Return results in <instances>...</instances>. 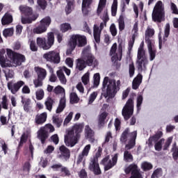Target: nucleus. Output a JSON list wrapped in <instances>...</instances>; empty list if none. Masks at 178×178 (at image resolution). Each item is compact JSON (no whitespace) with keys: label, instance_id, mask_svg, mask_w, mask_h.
I'll use <instances>...</instances> for the list:
<instances>
[{"label":"nucleus","instance_id":"1","mask_svg":"<svg viewBox=\"0 0 178 178\" xmlns=\"http://www.w3.org/2000/svg\"><path fill=\"white\" fill-rule=\"evenodd\" d=\"M5 49L0 50V65L1 67H10L12 66H20L23 62H26V57L20 54L15 53L10 49H6V58ZM10 59V60H9Z\"/></svg>","mask_w":178,"mask_h":178},{"label":"nucleus","instance_id":"2","mask_svg":"<svg viewBox=\"0 0 178 178\" xmlns=\"http://www.w3.org/2000/svg\"><path fill=\"white\" fill-rule=\"evenodd\" d=\"M84 129V124H76L72 129H67L65 135V143L67 147H74L79 140H80V134Z\"/></svg>","mask_w":178,"mask_h":178},{"label":"nucleus","instance_id":"3","mask_svg":"<svg viewBox=\"0 0 178 178\" xmlns=\"http://www.w3.org/2000/svg\"><path fill=\"white\" fill-rule=\"evenodd\" d=\"M103 87L106 90L104 97L105 98H113L120 87V81H116L106 76L103 81Z\"/></svg>","mask_w":178,"mask_h":178},{"label":"nucleus","instance_id":"4","mask_svg":"<svg viewBox=\"0 0 178 178\" xmlns=\"http://www.w3.org/2000/svg\"><path fill=\"white\" fill-rule=\"evenodd\" d=\"M155 34L154 29L148 27L145 31V42L147 44V48L150 56V60L155 59V55L156 54V49H155V42L151 40V37Z\"/></svg>","mask_w":178,"mask_h":178},{"label":"nucleus","instance_id":"5","mask_svg":"<svg viewBox=\"0 0 178 178\" xmlns=\"http://www.w3.org/2000/svg\"><path fill=\"white\" fill-rule=\"evenodd\" d=\"M21 13L24 15L25 17H22V23L23 24H27L32 23L38 17V15L33 14V8L27 6H20L19 8Z\"/></svg>","mask_w":178,"mask_h":178},{"label":"nucleus","instance_id":"6","mask_svg":"<svg viewBox=\"0 0 178 178\" xmlns=\"http://www.w3.org/2000/svg\"><path fill=\"white\" fill-rule=\"evenodd\" d=\"M152 19L154 22H163L165 20V4L161 1L156 3L152 12Z\"/></svg>","mask_w":178,"mask_h":178},{"label":"nucleus","instance_id":"7","mask_svg":"<svg viewBox=\"0 0 178 178\" xmlns=\"http://www.w3.org/2000/svg\"><path fill=\"white\" fill-rule=\"evenodd\" d=\"M136 138H137V131H134L129 134V129H126L121 136V143H126L128 141V144L125 147V149H131L134 145H136Z\"/></svg>","mask_w":178,"mask_h":178},{"label":"nucleus","instance_id":"8","mask_svg":"<svg viewBox=\"0 0 178 178\" xmlns=\"http://www.w3.org/2000/svg\"><path fill=\"white\" fill-rule=\"evenodd\" d=\"M102 19L104 22H102L100 24V28L99 26L95 25L93 27V35L96 42H99L101 41V31H102V29H104V26L106 24V22L109 20V17L108 16V11H104L103 16H102Z\"/></svg>","mask_w":178,"mask_h":178},{"label":"nucleus","instance_id":"9","mask_svg":"<svg viewBox=\"0 0 178 178\" xmlns=\"http://www.w3.org/2000/svg\"><path fill=\"white\" fill-rule=\"evenodd\" d=\"M123 48H124V44L121 42L119 44L118 47V44L114 43L111 47L110 55L112 56L111 60L113 62H117V60H122V54L123 52Z\"/></svg>","mask_w":178,"mask_h":178},{"label":"nucleus","instance_id":"10","mask_svg":"<svg viewBox=\"0 0 178 178\" xmlns=\"http://www.w3.org/2000/svg\"><path fill=\"white\" fill-rule=\"evenodd\" d=\"M138 65V69L139 70H145L147 68V65H148V60H147V56H145V51L140 46L138 50V60L136 61Z\"/></svg>","mask_w":178,"mask_h":178},{"label":"nucleus","instance_id":"11","mask_svg":"<svg viewBox=\"0 0 178 178\" xmlns=\"http://www.w3.org/2000/svg\"><path fill=\"white\" fill-rule=\"evenodd\" d=\"M134 112V99L130 98L127 100L126 104L122 108V115L125 120H129Z\"/></svg>","mask_w":178,"mask_h":178},{"label":"nucleus","instance_id":"12","mask_svg":"<svg viewBox=\"0 0 178 178\" xmlns=\"http://www.w3.org/2000/svg\"><path fill=\"white\" fill-rule=\"evenodd\" d=\"M86 44H87V38L81 35H73L69 43L72 51L76 48V45L78 47H84Z\"/></svg>","mask_w":178,"mask_h":178},{"label":"nucleus","instance_id":"13","mask_svg":"<svg viewBox=\"0 0 178 178\" xmlns=\"http://www.w3.org/2000/svg\"><path fill=\"white\" fill-rule=\"evenodd\" d=\"M49 24H51V18L46 17L40 21L39 26L33 29V33L34 34H42L47 31V29L49 27Z\"/></svg>","mask_w":178,"mask_h":178},{"label":"nucleus","instance_id":"14","mask_svg":"<svg viewBox=\"0 0 178 178\" xmlns=\"http://www.w3.org/2000/svg\"><path fill=\"white\" fill-rule=\"evenodd\" d=\"M48 130H49L50 133H53V131H55V128L52 124H47L44 127H41L38 131V138H39L42 143L48 138Z\"/></svg>","mask_w":178,"mask_h":178},{"label":"nucleus","instance_id":"15","mask_svg":"<svg viewBox=\"0 0 178 178\" xmlns=\"http://www.w3.org/2000/svg\"><path fill=\"white\" fill-rule=\"evenodd\" d=\"M119 154H115L112 156V159H109V156H106L101 161L102 165H104L105 170H109V169H112L116 163H118V158Z\"/></svg>","mask_w":178,"mask_h":178},{"label":"nucleus","instance_id":"16","mask_svg":"<svg viewBox=\"0 0 178 178\" xmlns=\"http://www.w3.org/2000/svg\"><path fill=\"white\" fill-rule=\"evenodd\" d=\"M43 58L51 63H60V56H59V52L57 51H50L47 52L43 54Z\"/></svg>","mask_w":178,"mask_h":178},{"label":"nucleus","instance_id":"17","mask_svg":"<svg viewBox=\"0 0 178 178\" xmlns=\"http://www.w3.org/2000/svg\"><path fill=\"white\" fill-rule=\"evenodd\" d=\"M82 56H83V58L86 56V63L88 66H93V67L98 66V60L91 54L90 49H84L82 52Z\"/></svg>","mask_w":178,"mask_h":178},{"label":"nucleus","instance_id":"18","mask_svg":"<svg viewBox=\"0 0 178 178\" xmlns=\"http://www.w3.org/2000/svg\"><path fill=\"white\" fill-rule=\"evenodd\" d=\"M25 83L23 81H18L15 82V81H10L8 82L7 87L10 91L11 94H16L23 86H24Z\"/></svg>","mask_w":178,"mask_h":178},{"label":"nucleus","instance_id":"19","mask_svg":"<svg viewBox=\"0 0 178 178\" xmlns=\"http://www.w3.org/2000/svg\"><path fill=\"white\" fill-rule=\"evenodd\" d=\"M88 169L90 170V172H92L94 175H101V168H99V163H98V159H91Z\"/></svg>","mask_w":178,"mask_h":178},{"label":"nucleus","instance_id":"20","mask_svg":"<svg viewBox=\"0 0 178 178\" xmlns=\"http://www.w3.org/2000/svg\"><path fill=\"white\" fill-rule=\"evenodd\" d=\"M170 33V25L169 24H165V31H164V37L162 40V35L159 33V49L162 48V42H165L166 38L169 37V33Z\"/></svg>","mask_w":178,"mask_h":178},{"label":"nucleus","instance_id":"21","mask_svg":"<svg viewBox=\"0 0 178 178\" xmlns=\"http://www.w3.org/2000/svg\"><path fill=\"white\" fill-rule=\"evenodd\" d=\"M90 149H91V145H86L84 147L81 154L79 155L77 163H80L81 162H83L84 157L87 156L88 154H90Z\"/></svg>","mask_w":178,"mask_h":178},{"label":"nucleus","instance_id":"22","mask_svg":"<svg viewBox=\"0 0 178 178\" xmlns=\"http://www.w3.org/2000/svg\"><path fill=\"white\" fill-rule=\"evenodd\" d=\"M36 43L38 47L42 48L44 51L49 49V46L47 43V39L45 38H38L36 40Z\"/></svg>","mask_w":178,"mask_h":178},{"label":"nucleus","instance_id":"23","mask_svg":"<svg viewBox=\"0 0 178 178\" xmlns=\"http://www.w3.org/2000/svg\"><path fill=\"white\" fill-rule=\"evenodd\" d=\"M34 70L38 79L45 80V78L47 77V70L40 67H35Z\"/></svg>","mask_w":178,"mask_h":178},{"label":"nucleus","instance_id":"24","mask_svg":"<svg viewBox=\"0 0 178 178\" xmlns=\"http://www.w3.org/2000/svg\"><path fill=\"white\" fill-rule=\"evenodd\" d=\"M59 149L60 158H63V159H69L70 158V151L68 150L67 147L63 145L60 147Z\"/></svg>","mask_w":178,"mask_h":178},{"label":"nucleus","instance_id":"25","mask_svg":"<svg viewBox=\"0 0 178 178\" xmlns=\"http://www.w3.org/2000/svg\"><path fill=\"white\" fill-rule=\"evenodd\" d=\"M92 2V0H83L82 2V12L83 15H88L90 12V5H91V3Z\"/></svg>","mask_w":178,"mask_h":178},{"label":"nucleus","instance_id":"26","mask_svg":"<svg viewBox=\"0 0 178 178\" xmlns=\"http://www.w3.org/2000/svg\"><path fill=\"white\" fill-rule=\"evenodd\" d=\"M47 113H42L38 115H36L35 122L37 124H42L47 122Z\"/></svg>","mask_w":178,"mask_h":178},{"label":"nucleus","instance_id":"27","mask_svg":"<svg viewBox=\"0 0 178 178\" xmlns=\"http://www.w3.org/2000/svg\"><path fill=\"white\" fill-rule=\"evenodd\" d=\"M141 81H143V75L139 74L133 81V83H132L133 90H137V88L140 87V84H141Z\"/></svg>","mask_w":178,"mask_h":178},{"label":"nucleus","instance_id":"28","mask_svg":"<svg viewBox=\"0 0 178 178\" xmlns=\"http://www.w3.org/2000/svg\"><path fill=\"white\" fill-rule=\"evenodd\" d=\"M65 108H66V98L63 97L60 100V104L56 110V113H62V112H63Z\"/></svg>","mask_w":178,"mask_h":178},{"label":"nucleus","instance_id":"29","mask_svg":"<svg viewBox=\"0 0 178 178\" xmlns=\"http://www.w3.org/2000/svg\"><path fill=\"white\" fill-rule=\"evenodd\" d=\"M12 22H13V17L10 14L8 13H6L1 19V23L3 25L10 24Z\"/></svg>","mask_w":178,"mask_h":178},{"label":"nucleus","instance_id":"30","mask_svg":"<svg viewBox=\"0 0 178 178\" xmlns=\"http://www.w3.org/2000/svg\"><path fill=\"white\" fill-rule=\"evenodd\" d=\"M56 74L61 84H66L67 80L66 79V76H65V74H63V72H62V70L58 69V70L56 72Z\"/></svg>","mask_w":178,"mask_h":178},{"label":"nucleus","instance_id":"31","mask_svg":"<svg viewBox=\"0 0 178 178\" xmlns=\"http://www.w3.org/2000/svg\"><path fill=\"white\" fill-rule=\"evenodd\" d=\"M55 42V35H54V33L49 32L47 33V45L49 46V48L51 49L52 45H54Z\"/></svg>","mask_w":178,"mask_h":178},{"label":"nucleus","instance_id":"32","mask_svg":"<svg viewBox=\"0 0 178 178\" xmlns=\"http://www.w3.org/2000/svg\"><path fill=\"white\" fill-rule=\"evenodd\" d=\"M52 120L54 124L56 126V127H60L62 126V122H63V120L59 117L58 115H54L52 117Z\"/></svg>","mask_w":178,"mask_h":178},{"label":"nucleus","instance_id":"33","mask_svg":"<svg viewBox=\"0 0 178 178\" xmlns=\"http://www.w3.org/2000/svg\"><path fill=\"white\" fill-rule=\"evenodd\" d=\"M85 133H86V138H90V143H94V139H92V136H94V132L91 129H90V127L86 126L85 129Z\"/></svg>","mask_w":178,"mask_h":178},{"label":"nucleus","instance_id":"34","mask_svg":"<svg viewBox=\"0 0 178 178\" xmlns=\"http://www.w3.org/2000/svg\"><path fill=\"white\" fill-rule=\"evenodd\" d=\"M54 99L50 97H48L44 102L47 111H49V112L52 111V105H54Z\"/></svg>","mask_w":178,"mask_h":178},{"label":"nucleus","instance_id":"35","mask_svg":"<svg viewBox=\"0 0 178 178\" xmlns=\"http://www.w3.org/2000/svg\"><path fill=\"white\" fill-rule=\"evenodd\" d=\"M73 3H74V0H67V6L65 7L67 15H69L73 10Z\"/></svg>","mask_w":178,"mask_h":178},{"label":"nucleus","instance_id":"36","mask_svg":"<svg viewBox=\"0 0 178 178\" xmlns=\"http://www.w3.org/2000/svg\"><path fill=\"white\" fill-rule=\"evenodd\" d=\"M106 5V0H99V5L97 7V15H101L102 10H104Z\"/></svg>","mask_w":178,"mask_h":178},{"label":"nucleus","instance_id":"37","mask_svg":"<svg viewBox=\"0 0 178 178\" xmlns=\"http://www.w3.org/2000/svg\"><path fill=\"white\" fill-rule=\"evenodd\" d=\"M29 137H30V133L29 131L24 132L21 136L19 146L20 147L24 145L27 141V138H29Z\"/></svg>","mask_w":178,"mask_h":178},{"label":"nucleus","instance_id":"38","mask_svg":"<svg viewBox=\"0 0 178 178\" xmlns=\"http://www.w3.org/2000/svg\"><path fill=\"white\" fill-rule=\"evenodd\" d=\"M60 30L62 31V33H66V31L72 30V26L69 23L62 24L60 26Z\"/></svg>","mask_w":178,"mask_h":178},{"label":"nucleus","instance_id":"39","mask_svg":"<svg viewBox=\"0 0 178 178\" xmlns=\"http://www.w3.org/2000/svg\"><path fill=\"white\" fill-rule=\"evenodd\" d=\"M76 69H78V70H83L86 69V61H84V60L78 59L76 63Z\"/></svg>","mask_w":178,"mask_h":178},{"label":"nucleus","instance_id":"40","mask_svg":"<svg viewBox=\"0 0 178 178\" xmlns=\"http://www.w3.org/2000/svg\"><path fill=\"white\" fill-rule=\"evenodd\" d=\"M124 161L125 162H133V155L127 150L124 152Z\"/></svg>","mask_w":178,"mask_h":178},{"label":"nucleus","instance_id":"41","mask_svg":"<svg viewBox=\"0 0 178 178\" xmlns=\"http://www.w3.org/2000/svg\"><path fill=\"white\" fill-rule=\"evenodd\" d=\"M36 95V99L38 101H41V99H44V97L45 96V92H44V90L39 89L35 92Z\"/></svg>","mask_w":178,"mask_h":178},{"label":"nucleus","instance_id":"42","mask_svg":"<svg viewBox=\"0 0 178 178\" xmlns=\"http://www.w3.org/2000/svg\"><path fill=\"white\" fill-rule=\"evenodd\" d=\"M106 116H108V113H102L99 116V127H101L102 126H104L105 119H106Z\"/></svg>","mask_w":178,"mask_h":178},{"label":"nucleus","instance_id":"43","mask_svg":"<svg viewBox=\"0 0 178 178\" xmlns=\"http://www.w3.org/2000/svg\"><path fill=\"white\" fill-rule=\"evenodd\" d=\"M118 12V0H113L111 6V15L112 16H116Z\"/></svg>","mask_w":178,"mask_h":178},{"label":"nucleus","instance_id":"44","mask_svg":"<svg viewBox=\"0 0 178 178\" xmlns=\"http://www.w3.org/2000/svg\"><path fill=\"white\" fill-rule=\"evenodd\" d=\"M13 33H15V30H13V28H8L4 29L3 31V35L5 37H12L13 35Z\"/></svg>","mask_w":178,"mask_h":178},{"label":"nucleus","instance_id":"45","mask_svg":"<svg viewBox=\"0 0 178 178\" xmlns=\"http://www.w3.org/2000/svg\"><path fill=\"white\" fill-rule=\"evenodd\" d=\"M93 80H94L93 87L95 88L98 87V86H99V81L101 80V76H99V73H96L94 74Z\"/></svg>","mask_w":178,"mask_h":178},{"label":"nucleus","instance_id":"46","mask_svg":"<svg viewBox=\"0 0 178 178\" xmlns=\"http://www.w3.org/2000/svg\"><path fill=\"white\" fill-rule=\"evenodd\" d=\"M80 101V99H79V97L77 96V94L75 92H72L70 94V102L71 104H77Z\"/></svg>","mask_w":178,"mask_h":178},{"label":"nucleus","instance_id":"47","mask_svg":"<svg viewBox=\"0 0 178 178\" xmlns=\"http://www.w3.org/2000/svg\"><path fill=\"white\" fill-rule=\"evenodd\" d=\"M165 143V139H161L155 143L154 148L156 151H161L162 149V144Z\"/></svg>","mask_w":178,"mask_h":178},{"label":"nucleus","instance_id":"48","mask_svg":"<svg viewBox=\"0 0 178 178\" xmlns=\"http://www.w3.org/2000/svg\"><path fill=\"white\" fill-rule=\"evenodd\" d=\"M82 83L84 86H87L90 83V72H86L81 78Z\"/></svg>","mask_w":178,"mask_h":178},{"label":"nucleus","instance_id":"49","mask_svg":"<svg viewBox=\"0 0 178 178\" xmlns=\"http://www.w3.org/2000/svg\"><path fill=\"white\" fill-rule=\"evenodd\" d=\"M141 168L144 170H150V169H152V164L147 161H145L142 163Z\"/></svg>","mask_w":178,"mask_h":178},{"label":"nucleus","instance_id":"50","mask_svg":"<svg viewBox=\"0 0 178 178\" xmlns=\"http://www.w3.org/2000/svg\"><path fill=\"white\" fill-rule=\"evenodd\" d=\"M42 81H44V79H41L38 77V79H34L33 84L35 86V88H38V87H42V86H43Z\"/></svg>","mask_w":178,"mask_h":178},{"label":"nucleus","instance_id":"51","mask_svg":"<svg viewBox=\"0 0 178 178\" xmlns=\"http://www.w3.org/2000/svg\"><path fill=\"white\" fill-rule=\"evenodd\" d=\"M118 23H119V30L120 31H122V30H124V19L123 18V16H120L118 19Z\"/></svg>","mask_w":178,"mask_h":178},{"label":"nucleus","instance_id":"52","mask_svg":"<svg viewBox=\"0 0 178 178\" xmlns=\"http://www.w3.org/2000/svg\"><path fill=\"white\" fill-rule=\"evenodd\" d=\"M54 94H63L65 95V88L60 86H58L54 89Z\"/></svg>","mask_w":178,"mask_h":178},{"label":"nucleus","instance_id":"53","mask_svg":"<svg viewBox=\"0 0 178 178\" xmlns=\"http://www.w3.org/2000/svg\"><path fill=\"white\" fill-rule=\"evenodd\" d=\"M161 137H162V133L160 131L154 136L149 138V142L150 144H152V141H157L158 140H159V138H161Z\"/></svg>","mask_w":178,"mask_h":178},{"label":"nucleus","instance_id":"54","mask_svg":"<svg viewBox=\"0 0 178 178\" xmlns=\"http://www.w3.org/2000/svg\"><path fill=\"white\" fill-rule=\"evenodd\" d=\"M98 95V92H93L89 97V100H88V105H91L94 101H95V99L97 98Z\"/></svg>","mask_w":178,"mask_h":178},{"label":"nucleus","instance_id":"55","mask_svg":"<svg viewBox=\"0 0 178 178\" xmlns=\"http://www.w3.org/2000/svg\"><path fill=\"white\" fill-rule=\"evenodd\" d=\"M136 102H137V104H136L137 109H138V111H139L141 109V104H143V96L142 95H139L137 97Z\"/></svg>","mask_w":178,"mask_h":178},{"label":"nucleus","instance_id":"56","mask_svg":"<svg viewBox=\"0 0 178 178\" xmlns=\"http://www.w3.org/2000/svg\"><path fill=\"white\" fill-rule=\"evenodd\" d=\"M5 75L6 80H9V79H13V76H15V72H13V71L12 70H8L6 71Z\"/></svg>","mask_w":178,"mask_h":178},{"label":"nucleus","instance_id":"57","mask_svg":"<svg viewBox=\"0 0 178 178\" xmlns=\"http://www.w3.org/2000/svg\"><path fill=\"white\" fill-rule=\"evenodd\" d=\"M37 3L41 9H45L47 8V1L45 0H37Z\"/></svg>","mask_w":178,"mask_h":178},{"label":"nucleus","instance_id":"58","mask_svg":"<svg viewBox=\"0 0 178 178\" xmlns=\"http://www.w3.org/2000/svg\"><path fill=\"white\" fill-rule=\"evenodd\" d=\"M110 31L113 37L118 34V29H116V26L115 24H112L110 26Z\"/></svg>","mask_w":178,"mask_h":178},{"label":"nucleus","instance_id":"59","mask_svg":"<svg viewBox=\"0 0 178 178\" xmlns=\"http://www.w3.org/2000/svg\"><path fill=\"white\" fill-rule=\"evenodd\" d=\"M1 105L3 109H8V99L6 98V96H3Z\"/></svg>","mask_w":178,"mask_h":178},{"label":"nucleus","instance_id":"60","mask_svg":"<svg viewBox=\"0 0 178 178\" xmlns=\"http://www.w3.org/2000/svg\"><path fill=\"white\" fill-rule=\"evenodd\" d=\"M161 176H162V169L159 168V169H156L153 172L152 177H161Z\"/></svg>","mask_w":178,"mask_h":178},{"label":"nucleus","instance_id":"61","mask_svg":"<svg viewBox=\"0 0 178 178\" xmlns=\"http://www.w3.org/2000/svg\"><path fill=\"white\" fill-rule=\"evenodd\" d=\"M73 118V112H70L64 120V124H67Z\"/></svg>","mask_w":178,"mask_h":178},{"label":"nucleus","instance_id":"62","mask_svg":"<svg viewBox=\"0 0 178 178\" xmlns=\"http://www.w3.org/2000/svg\"><path fill=\"white\" fill-rule=\"evenodd\" d=\"M30 49L31 51H33V52H35V51H38V47L35 45V42L33 40H30Z\"/></svg>","mask_w":178,"mask_h":178},{"label":"nucleus","instance_id":"63","mask_svg":"<svg viewBox=\"0 0 178 178\" xmlns=\"http://www.w3.org/2000/svg\"><path fill=\"white\" fill-rule=\"evenodd\" d=\"M170 8L171 10L172 11V13H174L175 15H178V9L176 4H175L174 3H171Z\"/></svg>","mask_w":178,"mask_h":178},{"label":"nucleus","instance_id":"64","mask_svg":"<svg viewBox=\"0 0 178 178\" xmlns=\"http://www.w3.org/2000/svg\"><path fill=\"white\" fill-rule=\"evenodd\" d=\"M172 151H173V158H175V159H177V158H178V147L175 145L172 147Z\"/></svg>","mask_w":178,"mask_h":178}]
</instances>
